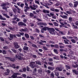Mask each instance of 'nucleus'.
I'll return each mask as SVG.
<instances>
[{
	"label": "nucleus",
	"instance_id": "37",
	"mask_svg": "<svg viewBox=\"0 0 78 78\" xmlns=\"http://www.w3.org/2000/svg\"><path fill=\"white\" fill-rule=\"evenodd\" d=\"M1 6H2V8H3V7H5V3H2L1 5Z\"/></svg>",
	"mask_w": 78,
	"mask_h": 78
},
{
	"label": "nucleus",
	"instance_id": "30",
	"mask_svg": "<svg viewBox=\"0 0 78 78\" xmlns=\"http://www.w3.org/2000/svg\"><path fill=\"white\" fill-rule=\"evenodd\" d=\"M53 51L54 52V53H56V54H58V50H57V49H54Z\"/></svg>",
	"mask_w": 78,
	"mask_h": 78
},
{
	"label": "nucleus",
	"instance_id": "41",
	"mask_svg": "<svg viewBox=\"0 0 78 78\" xmlns=\"http://www.w3.org/2000/svg\"><path fill=\"white\" fill-rule=\"evenodd\" d=\"M50 75H51V76L52 77V78H54V77H55V75H54V74H53V72L51 73Z\"/></svg>",
	"mask_w": 78,
	"mask_h": 78
},
{
	"label": "nucleus",
	"instance_id": "25",
	"mask_svg": "<svg viewBox=\"0 0 78 78\" xmlns=\"http://www.w3.org/2000/svg\"><path fill=\"white\" fill-rule=\"evenodd\" d=\"M48 69L49 70H54V68H53L51 66H48Z\"/></svg>",
	"mask_w": 78,
	"mask_h": 78
},
{
	"label": "nucleus",
	"instance_id": "26",
	"mask_svg": "<svg viewBox=\"0 0 78 78\" xmlns=\"http://www.w3.org/2000/svg\"><path fill=\"white\" fill-rule=\"evenodd\" d=\"M11 50H12V51H13V52L14 53H18V52H17V50H16L15 49H12Z\"/></svg>",
	"mask_w": 78,
	"mask_h": 78
},
{
	"label": "nucleus",
	"instance_id": "50",
	"mask_svg": "<svg viewBox=\"0 0 78 78\" xmlns=\"http://www.w3.org/2000/svg\"><path fill=\"white\" fill-rule=\"evenodd\" d=\"M49 44H55V42L53 41H49Z\"/></svg>",
	"mask_w": 78,
	"mask_h": 78
},
{
	"label": "nucleus",
	"instance_id": "56",
	"mask_svg": "<svg viewBox=\"0 0 78 78\" xmlns=\"http://www.w3.org/2000/svg\"><path fill=\"white\" fill-rule=\"evenodd\" d=\"M60 5V3H59V2H57V3L55 4L56 6H59Z\"/></svg>",
	"mask_w": 78,
	"mask_h": 78
},
{
	"label": "nucleus",
	"instance_id": "29",
	"mask_svg": "<svg viewBox=\"0 0 78 78\" xmlns=\"http://www.w3.org/2000/svg\"><path fill=\"white\" fill-rule=\"evenodd\" d=\"M60 12L61 14H63L64 13V14H65V15H66V16H69V15H68V14H67V13H66V12H63L61 11H60Z\"/></svg>",
	"mask_w": 78,
	"mask_h": 78
},
{
	"label": "nucleus",
	"instance_id": "12",
	"mask_svg": "<svg viewBox=\"0 0 78 78\" xmlns=\"http://www.w3.org/2000/svg\"><path fill=\"white\" fill-rule=\"evenodd\" d=\"M14 6H15V8H16L17 9V10H18L19 11H18V13H19L20 14V11H21V9H20V8H19V7H18V6L16 5H14Z\"/></svg>",
	"mask_w": 78,
	"mask_h": 78
},
{
	"label": "nucleus",
	"instance_id": "57",
	"mask_svg": "<svg viewBox=\"0 0 78 78\" xmlns=\"http://www.w3.org/2000/svg\"><path fill=\"white\" fill-rule=\"evenodd\" d=\"M48 61L50 62H52L53 61V59L51 58H48Z\"/></svg>",
	"mask_w": 78,
	"mask_h": 78
},
{
	"label": "nucleus",
	"instance_id": "54",
	"mask_svg": "<svg viewBox=\"0 0 78 78\" xmlns=\"http://www.w3.org/2000/svg\"><path fill=\"white\" fill-rule=\"evenodd\" d=\"M50 10L52 11H55V9L53 7H51L50 8Z\"/></svg>",
	"mask_w": 78,
	"mask_h": 78
},
{
	"label": "nucleus",
	"instance_id": "7",
	"mask_svg": "<svg viewBox=\"0 0 78 78\" xmlns=\"http://www.w3.org/2000/svg\"><path fill=\"white\" fill-rule=\"evenodd\" d=\"M15 58L18 59L19 60H22V59H23L22 56L20 55H15Z\"/></svg>",
	"mask_w": 78,
	"mask_h": 78
},
{
	"label": "nucleus",
	"instance_id": "46",
	"mask_svg": "<svg viewBox=\"0 0 78 78\" xmlns=\"http://www.w3.org/2000/svg\"><path fill=\"white\" fill-rule=\"evenodd\" d=\"M30 37L31 39H32V40H34L35 39L34 37L32 36H30Z\"/></svg>",
	"mask_w": 78,
	"mask_h": 78
},
{
	"label": "nucleus",
	"instance_id": "14",
	"mask_svg": "<svg viewBox=\"0 0 78 78\" xmlns=\"http://www.w3.org/2000/svg\"><path fill=\"white\" fill-rule=\"evenodd\" d=\"M56 69H55L54 71V72L55 73V76H59V72L56 71Z\"/></svg>",
	"mask_w": 78,
	"mask_h": 78
},
{
	"label": "nucleus",
	"instance_id": "62",
	"mask_svg": "<svg viewBox=\"0 0 78 78\" xmlns=\"http://www.w3.org/2000/svg\"><path fill=\"white\" fill-rule=\"evenodd\" d=\"M74 23L75 24V25H76L78 26V21L75 22Z\"/></svg>",
	"mask_w": 78,
	"mask_h": 78
},
{
	"label": "nucleus",
	"instance_id": "60",
	"mask_svg": "<svg viewBox=\"0 0 78 78\" xmlns=\"http://www.w3.org/2000/svg\"><path fill=\"white\" fill-rule=\"evenodd\" d=\"M55 59H56V60H59V58L56 57H54L53 58Z\"/></svg>",
	"mask_w": 78,
	"mask_h": 78
},
{
	"label": "nucleus",
	"instance_id": "33",
	"mask_svg": "<svg viewBox=\"0 0 78 78\" xmlns=\"http://www.w3.org/2000/svg\"><path fill=\"white\" fill-rule=\"evenodd\" d=\"M12 11L15 14H16V12L17 11V9H16V8H14L13 9Z\"/></svg>",
	"mask_w": 78,
	"mask_h": 78
},
{
	"label": "nucleus",
	"instance_id": "1",
	"mask_svg": "<svg viewBox=\"0 0 78 78\" xmlns=\"http://www.w3.org/2000/svg\"><path fill=\"white\" fill-rule=\"evenodd\" d=\"M37 64H38V65ZM38 65H40V66L42 65L41 62L39 60L36 61L35 62H30L29 64V66H30L32 69H34V67L39 68V67Z\"/></svg>",
	"mask_w": 78,
	"mask_h": 78
},
{
	"label": "nucleus",
	"instance_id": "17",
	"mask_svg": "<svg viewBox=\"0 0 78 78\" xmlns=\"http://www.w3.org/2000/svg\"><path fill=\"white\" fill-rule=\"evenodd\" d=\"M2 14L5 17H6V18H7V19H10V16H9L7 14L2 13Z\"/></svg>",
	"mask_w": 78,
	"mask_h": 78
},
{
	"label": "nucleus",
	"instance_id": "18",
	"mask_svg": "<svg viewBox=\"0 0 78 78\" xmlns=\"http://www.w3.org/2000/svg\"><path fill=\"white\" fill-rule=\"evenodd\" d=\"M73 72L76 74V75H78V71L75 70V69H72V70Z\"/></svg>",
	"mask_w": 78,
	"mask_h": 78
},
{
	"label": "nucleus",
	"instance_id": "49",
	"mask_svg": "<svg viewBox=\"0 0 78 78\" xmlns=\"http://www.w3.org/2000/svg\"><path fill=\"white\" fill-rule=\"evenodd\" d=\"M72 25L73 27H74V28H75V29H78V26L75 25L74 24H73Z\"/></svg>",
	"mask_w": 78,
	"mask_h": 78
},
{
	"label": "nucleus",
	"instance_id": "34",
	"mask_svg": "<svg viewBox=\"0 0 78 78\" xmlns=\"http://www.w3.org/2000/svg\"><path fill=\"white\" fill-rule=\"evenodd\" d=\"M38 73H40V74H42V69H39L38 71Z\"/></svg>",
	"mask_w": 78,
	"mask_h": 78
},
{
	"label": "nucleus",
	"instance_id": "63",
	"mask_svg": "<svg viewBox=\"0 0 78 78\" xmlns=\"http://www.w3.org/2000/svg\"><path fill=\"white\" fill-rule=\"evenodd\" d=\"M42 23H43L41 22L38 23H37V25H42Z\"/></svg>",
	"mask_w": 78,
	"mask_h": 78
},
{
	"label": "nucleus",
	"instance_id": "13",
	"mask_svg": "<svg viewBox=\"0 0 78 78\" xmlns=\"http://www.w3.org/2000/svg\"><path fill=\"white\" fill-rule=\"evenodd\" d=\"M60 16L61 17H62V18H63V19H68V17L66 15H64L62 16V15H61Z\"/></svg>",
	"mask_w": 78,
	"mask_h": 78
},
{
	"label": "nucleus",
	"instance_id": "6",
	"mask_svg": "<svg viewBox=\"0 0 78 78\" xmlns=\"http://www.w3.org/2000/svg\"><path fill=\"white\" fill-rule=\"evenodd\" d=\"M20 75V73H15L13 74L11 76V77L13 78H16L17 75Z\"/></svg>",
	"mask_w": 78,
	"mask_h": 78
},
{
	"label": "nucleus",
	"instance_id": "24",
	"mask_svg": "<svg viewBox=\"0 0 78 78\" xmlns=\"http://www.w3.org/2000/svg\"><path fill=\"white\" fill-rule=\"evenodd\" d=\"M9 60L10 61H12V62H14V61H16V59L14 58H10Z\"/></svg>",
	"mask_w": 78,
	"mask_h": 78
},
{
	"label": "nucleus",
	"instance_id": "36",
	"mask_svg": "<svg viewBox=\"0 0 78 78\" xmlns=\"http://www.w3.org/2000/svg\"><path fill=\"white\" fill-rule=\"evenodd\" d=\"M35 3L37 4L38 5H40V3H39V2L37 1V0H35Z\"/></svg>",
	"mask_w": 78,
	"mask_h": 78
},
{
	"label": "nucleus",
	"instance_id": "58",
	"mask_svg": "<svg viewBox=\"0 0 78 78\" xmlns=\"http://www.w3.org/2000/svg\"><path fill=\"white\" fill-rule=\"evenodd\" d=\"M12 23H13V24H14L15 25V24H16V23H17V22H16L15 21H12Z\"/></svg>",
	"mask_w": 78,
	"mask_h": 78
},
{
	"label": "nucleus",
	"instance_id": "40",
	"mask_svg": "<svg viewBox=\"0 0 78 78\" xmlns=\"http://www.w3.org/2000/svg\"><path fill=\"white\" fill-rule=\"evenodd\" d=\"M45 72L47 73H51V71L49 70H46Z\"/></svg>",
	"mask_w": 78,
	"mask_h": 78
},
{
	"label": "nucleus",
	"instance_id": "51",
	"mask_svg": "<svg viewBox=\"0 0 78 78\" xmlns=\"http://www.w3.org/2000/svg\"><path fill=\"white\" fill-rule=\"evenodd\" d=\"M69 6H71V7H73V5L72 3H71V2H70L69 4Z\"/></svg>",
	"mask_w": 78,
	"mask_h": 78
},
{
	"label": "nucleus",
	"instance_id": "19",
	"mask_svg": "<svg viewBox=\"0 0 78 78\" xmlns=\"http://www.w3.org/2000/svg\"><path fill=\"white\" fill-rule=\"evenodd\" d=\"M64 42L65 44H69V43L68 42H69V41L68 40L66 39V40H64Z\"/></svg>",
	"mask_w": 78,
	"mask_h": 78
},
{
	"label": "nucleus",
	"instance_id": "35",
	"mask_svg": "<svg viewBox=\"0 0 78 78\" xmlns=\"http://www.w3.org/2000/svg\"><path fill=\"white\" fill-rule=\"evenodd\" d=\"M32 47H34L35 48H37V45L34 44H32Z\"/></svg>",
	"mask_w": 78,
	"mask_h": 78
},
{
	"label": "nucleus",
	"instance_id": "15",
	"mask_svg": "<svg viewBox=\"0 0 78 78\" xmlns=\"http://www.w3.org/2000/svg\"><path fill=\"white\" fill-rule=\"evenodd\" d=\"M55 69L56 70H57L58 71H60V72H61V71H62V68L60 67H56Z\"/></svg>",
	"mask_w": 78,
	"mask_h": 78
},
{
	"label": "nucleus",
	"instance_id": "47",
	"mask_svg": "<svg viewBox=\"0 0 78 78\" xmlns=\"http://www.w3.org/2000/svg\"><path fill=\"white\" fill-rule=\"evenodd\" d=\"M54 47L56 48H58L59 46L58 44H55L54 45Z\"/></svg>",
	"mask_w": 78,
	"mask_h": 78
},
{
	"label": "nucleus",
	"instance_id": "32",
	"mask_svg": "<svg viewBox=\"0 0 78 78\" xmlns=\"http://www.w3.org/2000/svg\"><path fill=\"white\" fill-rule=\"evenodd\" d=\"M25 36L26 38H29V37H30V36H29V35L27 34H25Z\"/></svg>",
	"mask_w": 78,
	"mask_h": 78
},
{
	"label": "nucleus",
	"instance_id": "5",
	"mask_svg": "<svg viewBox=\"0 0 78 78\" xmlns=\"http://www.w3.org/2000/svg\"><path fill=\"white\" fill-rule=\"evenodd\" d=\"M37 43L41 45H44V44L43 43H47V41H45L41 40L40 42L39 41H38L37 42Z\"/></svg>",
	"mask_w": 78,
	"mask_h": 78
},
{
	"label": "nucleus",
	"instance_id": "2",
	"mask_svg": "<svg viewBox=\"0 0 78 78\" xmlns=\"http://www.w3.org/2000/svg\"><path fill=\"white\" fill-rule=\"evenodd\" d=\"M48 31L51 34H54V35H55V34H56V33H55V29H54V28H49Z\"/></svg>",
	"mask_w": 78,
	"mask_h": 78
},
{
	"label": "nucleus",
	"instance_id": "42",
	"mask_svg": "<svg viewBox=\"0 0 78 78\" xmlns=\"http://www.w3.org/2000/svg\"><path fill=\"white\" fill-rule=\"evenodd\" d=\"M20 6L22 8H23V6H24V4L21 3Z\"/></svg>",
	"mask_w": 78,
	"mask_h": 78
},
{
	"label": "nucleus",
	"instance_id": "31",
	"mask_svg": "<svg viewBox=\"0 0 78 78\" xmlns=\"http://www.w3.org/2000/svg\"><path fill=\"white\" fill-rule=\"evenodd\" d=\"M73 18L72 17H69L68 18V20L69 22H72V19Z\"/></svg>",
	"mask_w": 78,
	"mask_h": 78
},
{
	"label": "nucleus",
	"instance_id": "39",
	"mask_svg": "<svg viewBox=\"0 0 78 78\" xmlns=\"http://www.w3.org/2000/svg\"><path fill=\"white\" fill-rule=\"evenodd\" d=\"M49 65H50V66H54V64H53V62H48Z\"/></svg>",
	"mask_w": 78,
	"mask_h": 78
},
{
	"label": "nucleus",
	"instance_id": "20",
	"mask_svg": "<svg viewBox=\"0 0 78 78\" xmlns=\"http://www.w3.org/2000/svg\"><path fill=\"white\" fill-rule=\"evenodd\" d=\"M46 44V46H47V47H55V45H53V44H51V45H50V44Z\"/></svg>",
	"mask_w": 78,
	"mask_h": 78
},
{
	"label": "nucleus",
	"instance_id": "8",
	"mask_svg": "<svg viewBox=\"0 0 78 78\" xmlns=\"http://www.w3.org/2000/svg\"><path fill=\"white\" fill-rule=\"evenodd\" d=\"M18 25L19 26V27H22V26H25L26 27L27 26V25H26L25 23L22 22H20L18 23Z\"/></svg>",
	"mask_w": 78,
	"mask_h": 78
},
{
	"label": "nucleus",
	"instance_id": "21",
	"mask_svg": "<svg viewBox=\"0 0 78 78\" xmlns=\"http://www.w3.org/2000/svg\"><path fill=\"white\" fill-rule=\"evenodd\" d=\"M43 12H44V13H48L50 12H49V11L46 10L45 9H43Z\"/></svg>",
	"mask_w": 78,
	"mask_h": 78
},
{
	"label": "nucleus",
	"instance_id": "43",
	"mask_svg": "<svg viewBox=\"0 0 78 78\" xmlns=\"http://www.w3.org/2000/svg\"><path fill=\"white\" fill-rule=\"evenodd\" d=\"M66 12V13H67V14H68L70 15V14H72V13H71V12L70 11H67Z\"/></svg>",
	"mask_w": 78,
	"mask_h": 78
},
{
	"label": "nucleus",
	"instance_id": "11",
	"mask_svg": "<svg viewBox=\"0 0 78 78\" xmlns=\"http://www.w3.org/2000/svg\"><path fill=\"white\" fill-rule=\"evenodd\" d=\"M23 49L24 50H26L27 51H29V47L27 46H24Z\"/></svg>",
	"mask_w": 78,
	"mask_h": 78
},
{
	"label": "nucleus",
	"instance_id": "38",
	"mask_svg": "<svg viewBox=\"0 0 78 78\" xmlns=\"http://www.w3.org/2000/svg\"><path fill=\"white\" fill-rule=\"evenodd\" d=\"M2 53H3V55H6V53H7L5 51V50H3L2 51Z\"/></svg>",
	"mask_w": 78,
	"mask_h": 78
},
{
	"label": "nucleus",
	"instance_id": "53",
	"mask_svg": "<svg viewBox=\"0 0 78 78\" xmlns=\"http://www.w3.org/2000/svg\"><path fill=\"white\" fill-rule=\"evenodd\" d=\"M19 34H20V35L22 36H23V34H24V33H23V32H19Z\"/></svg>",
	"mask_w": 78,
	"mask_h": 78
},
{
	"label": "nucleus",
	"instance_id": "28",
	"mask_svg": "<svg viewBox=\"0 0 78 78\" xmlns=\"http://www.w3.org/2000/svg\"><path fill=\"white\" fill-rule=\"evenodd\" d=\"M60 56L62 59H64V58L65 59H66L67 58V57H65V56H63L62 55H60Z\"/></svg>",
	"mask_w": 78,
	"mask_h": 78
},
{
	"label": "nucleus",
	"instance_id": "44",
	"mask_svg": "<svg viewBox=\"0 0 78 78\" xmlns=\"http://www.w3.org/2000/svg\"><path fill=\"white\" fill-rule=\"evenodd\" d=\"M65 67L66 68H67V69H70V67L68 65H66L65 66Z\"/></svg>",
	"mask_w": 78,
	"mask_h": 78
},
{
	"label": "nucleus",
	"instance_id": "16",
	"mask_svg": "<svg viewBox=\"0 0 78 78\" xmlns=\"http://www.w3.org/2000/svg\"><path fill=\"white\" fill-rule=\"evenodd\" d=\"M43 29V30H44V31H47V30H49V28L47 27H44L42 28Z\"/></svg>",
	"mask_w": 78,
	"mask_h": 78
},
{
	"label": "nucleus",
	"instance_id": "61",
	"mask_svg": "<svg viewBox=\"0 0 78 78\" xmlns=\"http://www.w3.org/2000/svg\"><path fill=\"white\" fill-rule=\"evenodd\" d=\"M25 5L26 6H28V3L27 2H25Z\"/></svg>",
	"mask_w": 78,
	"mask_h": 78
},
{
	"label": "nucleus",
	"instance_id": "52",
	"mask_svg": "<svg viewBox=\"0 0 78 78\" xmlns=\"http://www.w3.org/2000/svg\"><path fill=\"white\" fill-rule=\"evenodd\" d=\"M30 17H33L34 16V14L32 13H30Z\"/></svg>",
	"mask_w": 78,
	"mask_h": 78
},
{
	"label": "nucleus",
	"instance_id": "45",
	"mask_svg": "<svg viewBox=\"0 0 78 78\" xmlns=\"http://www.w3.org/2000/svg\"><path fill=\"white\" fill-rule=\"evenodd\" d=\"M6 72L8 73L7 75H9V73H10V70L8 69H7L6 70Z\"/></svg>",
	"mask_w": 78,
	"mask_h": 78
},
{
	"label": "nucleus",
	"instance_id": "48",
	"mask_svg": "<svg viewBox=\"0 0 78 78\" xmlns=\"http://www.w3.org/2000/svg\"><path fill=\"white\" fill-rule=\"evenodd\" d=\"M43 48L44 50H48V48H47V47L45 46H43Z\"/></svg>",
	"mask_w": 78,
	"mask_h": 78
},
{
	"label": "nucleus",
	"instance_id": "27",
	"mask_svg": "<svg viewBox=\"0 0 78 78\" xmlns=\"http://www.w3.org/2000/svg\"><path fill=\"white\" fill-rule=\"evenodd\" d=\"M71 41L73 42V43L74 44H75L76 42V41L74 39H72L70 40Z\"/></svg>",
	"mask_w": 78,
	"mask_h": 78
},
{
	"label": "nucleus",
	"instance_id": "55",
	"mask_svg": "<svg viewBox=\"0 0 78 78\" xmlns=\"http://www.w3.org/2000/svg\"><path fill=\"white\" fill-rule=\"evenodd\" d=\"M53 23L55 25V26H58V23H57L56 22H54Z\"/></svg>",
	"mask_w": 78,
	"mask_h": 78
},
{
	"label": "nucleus",
	"instance_id": "10",
	"mask_svg": "<svg viewBox=\"0 0 78 78\" xmlns=\"http://www.w3.org/2000/svg\"><path fill=\"white\" fill-rule=\"evenodd\" d=\"M24 11L25 12H27V10H28L29 9H30V7L28 6H25L24 7Z\"/></svg>",
	"mask_w": 78,
	"mask_h": 78
},
{
	"label": "nucleus",
	"instance_id": "23",
	"mask_svg": "<svg viewBox=\"0 0 78 78\" xmlns=\"http://www.w3.org/2000/svg\"><path fill=\"white\" fill-rule=\"evenodd\" d=\"M33 32H36L37 33H40V30L36 28L35 30V31L34 30Z\"/></svg>",
	"mask_w": 78,
	"mask_h": 78
},
{
	"label": "nucleus",
	"instance_id": "3",
	"mask_svg": "<svg viewBox=\"0 0 78 78\" xmlns=\"http://www.w3.org/2000/svg\"><path fill=\"white\" fill-rule=\"evenodd\" d=\"M14 47L16 49H18L20 47V46L18 45V43L17 42H15L13 43Z\"/></svg>",
	"mask_w": 78,
	"mask_h": 78
},
{
	"label": "nucleus",
	"instance_id": "4",
	"mask_svg": "<svg viewBox=\"0 0 78 78\" xmlns=\"http://www.w3.org/2000/svg\"><path fill=\"white\" fill-rule=\"evenodd\" d=\"M33 6L32 5H30L29 6L30 8L31 9H33V10H36V8H38V6L36 5H33Z\"/></svg>",
	"mask_w": 78,
	"mask_h": 78
},
{
	"label": "nucleus",
	"instance_id": "64",
	"mask_svg": "<svg viewBox=\"0 0 78 78\" xmlns=\"http://www.w3.org/2000/svg\"><path fill=\"white\" fill-rule=\"evenodd\" d=\"M5 4V6H6V5H9V3L7 2H6V3H4Z\"/></svg>",
	"mask_w": 78,
	"mask_h": 78
},
{
	"label": "nucleus",
	"instance_id": "22",
	"mask_svg": "<svg viewBox=\"0 0 78 78\" xmlns=\"http://www.w3.org/2000/svg\"><path fill=\"white\" fill-rule=\"evenodd\" d=\"M0 19H1V20H6V18L3 17V16H2L0 14Z\"/></svg>",
	"mask_w": 78,
	"mask_h": 78
},
{
	"label": "nucleus",
	"instance_id": "9",
	"mask_svg": "<svg viewBox=\"0 0 78 78\" xmlns=\"http://www.w3.org/2000/svg\"><path fill=\"white\" fill-rule=\"evenodd\" d=\"M9 37H8V39H9L10 41H12L13 39H14V37H13V35L11 34H9Z\"/></svg>",
	"mask_w": 78,
	"mask_h": 78
},
{
	"label": "nucleus",
	"instance_id": "59",
	"mask_svg": "<svg viewBox=\"0 0 78 78\" xmlns=\"http://www.w3.org/2000/svg\"><path fill=\"white\" fill-rule=\"evenodd\" d=\"M24 32H27L28 31V29H27V28H25L24 29Z\"/></svg>",
	"mask_w": 78,
	"mask_h": 78
}]
</instances>
